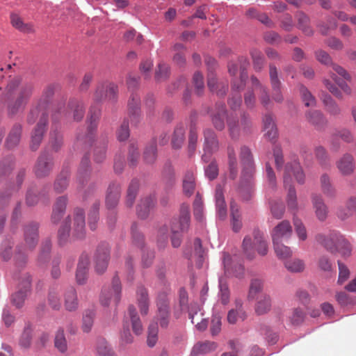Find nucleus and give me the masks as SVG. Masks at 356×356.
Returning <instances> with one entry per match:
<instances>
[{
  "mask_svg": "<svg viewBox=\"0 0 356 356\" xmlns=\"http://www.w3.org/2000/svg\"><path fill=\"white\" fill-rule=\"evenodd\" d=\"M34 91L31 82L22 83L21 76H15L9 81L0 100L8 104V112L10 115H15L24 108Z\"/></svg>",
  "mask_w": 356,
  "mask_h": 356,
  "instance_id": "nucleus-1",
  "label": "nucleus"
},
{
  "mask_svg": "<svg viewBox=\"0 0 356 356\" xmlns=\"http://www.w3.org/2000/svg\"><path fill=\"white\" fill-rule=\"evenodd\" d=\"M227 120L228 131L229 136L233 140H238L242 133L248 134L252 127V123L248 115L243 113L241 115V122H238L237 117L233 113L227 115L226 106L222 102L216 104L215 110L211 115V121L214 127L218 131H222L225 129V119Z\"/></svg>",
  "mask_w": 356,
  "mask_h": 356,
  "instance_id": "nucleus-2",
  "label": "nucleus"
},
{
  "mask_svg": "<svg viewBox=\"0 0 356 356\" xmlns=\"http://www.w3.org/2000/svg\"><path fill=\"white\" fill-rule=\"evenodd\" d=\"M293 178L296 179L299 184H304L305 182V175L300 163L294 160L287 163L284 168L283 175V184L286 189L288 190L286 202L289 211L293 213V216H297L298 211V204L296 191L293 185Z\"/></svg>",
  "mask_w": 356,
  "mask_h": 356,
  "instance_id": "nucleus-3",
  "label": "nucleus"
},
{
  "mask_svg": "<svg viewBox=\"0 0 356 356\" xmlns=\"http://www.w3.org/2000/svg\"><path fill=\"white\" fill-rule=\"evenodd\" d=\"M38 224L30 222L24 227V245L17 246L14 256L15 264L18 267H24L27 262L28 254L34 250L38 243Z\"/></svg>",
  "mask_w": 356,
  "mask_h": 356,
  "instance_id": "nucleus-4",
  "label": "nucleus"
},
{
  "mask_svg": "<svg viewBox=\"0 0 356 356\" xmlns=\"http://www.w3.org/2000/svg\"><path fill=\"white\" fill-rule=\"evenodd\" d=\"M242 172L239 186L240 193L247 191L250 193L252 186V179L255 172V166L253 161V155L250 149L245 146H241L239 154Z\"/></svg>",
  "mask_w": 356,
  "mask_h": 356,
  "instance_id": "nucleus-5",
  "label": "nucleus"
},
{
  "mask_svg": "<svg viewBox=\"0 0 356 356\" xmlns=\"http://www.w3.org/2000/svg\"><path fill=\"white\" fill-rule=\"evenodd\" d=\"M40 115V120L31 134L30 147L33 151L38 149L44 134L46 131V126L48 121V114L45 110H40L39 108L32 109L27 117L29 124H33Z\"/></svg>",
  "mask_w": 356,
  "mask_h": 356,
  "instance_id": "nucleus-6",
  "label": "nucleus"
},
{
  "mask_svg": "<svg viewBox=\"0 0 356 356\" xmlns=\"http://www.w3.org/2000/svg\"><path fill=\"white\" fill-rule=\"evenodd\" d=\"M190 225V211L188 206L182 205L179 218L172 220L171 224V242L174 248H178L181 243V232L187 231Z\"/></svg>",
  "mask_w": 356,
  "mask_h": 356,
  "instance_id": "nucleus-7",
  "label": "nucleus"
},
{
  "mask_svg": "<svg viewBox=\"0 0 356 356\" xmlns=\"http://www.w3.org/2000/svg\"><path fill=\"white\" fill-rule=\"evenodd\" d=\"M129 321L131 322L133 332L136 335L142 334L143 331V325L134 305L129 307L127 315L124 316L123 322V331L121 334V338L127 343H131L133 341V337L129 331Z\"/></svg>",
  "mask_w": 356,
  "mask_h": 356,
  "instance_id": "nucleus-8",
  "label": "nucleus"
},
{
  "mask_svg": "<svg viewBox=\"0 0 356 356\" xmlns=\"http://www.w3.org/2000/svg\"><path fill=\"white\" fill-rule=\"evenodd\" d=\"M253 241L250 236H245L243 241V249L246 257L252 259L254 255V249L256 248L257 252L264 256L268 252V243L264 238L263 233L259 231H254Z\"/></svg>",
  "mask_w": 356,
  "mask_h": 356,
  "instance_id": "nucleus-9",
  "label": "nucleus"
},
{
  "mask_svg": "<svg viewBox=\"0 0 356 356\" xmlns=\"http://www.w3.org/2000/svg\"><path fill=\"white\" fill-rule=\"evenodd\" d=\"M121 197V186L118 183H111L106 190L105 197V206L106 209L111 211V217L108 218V224L112 226L115 220L116 216L114 209L118 205Z\"/></svg>",
  "mask_w": 356,
  "mask_h": 356,
  "instance_id": "nucleus-10",
  "label": "nucleus"
},
{
  "mask_svg": "<svg viewBox=\"0 0 356 356\" xmlns=\"http://www.w3.org/2000/svg\"><path fill=\"white\" fill-rule=\"evenodd\" d=\"M121 283L118 276H114L112 280V286L111 289H104L100 296V302L107 307L113 301L117 305L121 298Z\"/></svg>",
  "mask_w": 356,
  "mask_h": 356,
  "instance_id": "nucleus-11",
  "label": "nucleus"
},
{
  "mask_svg": "<svg viewBox=\"0 0 356 356\" xmlns=\"http://www.w3.org/2000/svg\"><path fill=\"white\" fill-rule=\"evenodd\" d=\"M118 92V88L113 83L104 82L99 83L97 86L94 94V101L96 103L101 102L103 100L113 102L116 100Z\"/></svg>",
  "mask_w": 356,
  "mask_h": 356,
  "instance_id": "nucleus-12",
  "label": "nucleus"
},
{
  "mask_svg": "<svg viewBox=\"0 0 356 356\" xmlns=\"http://www.w3.org/2000/svg\"><path fill=\"white\" fill-rule=\"evenodd\" d=\"M109 259V245L106 242H102L97 246L94 256L95 271L99 274L104 273L108 267Z\"/></svg>",
  "mask_w": 356,
  "mask_h": 356,
  "instance_id": "nucleus-13",
  "label": "nucleus"
},
{
  "mask_svg": "<svg viewBox=\"0 0 356 356\" xmlns=\"http://www.w3.org/2000/svg\"><path fill=\"white\" fill-rule=\"evenodd\" d=\"M31 279L29 274L23 275L18 285V290L13 294L11 301L17 308L23 306L25 299L31 292Z\"/></svg>",
  "mask_w": 356,
  "mask_h": 356,
  "instance_id": "nucleus-14",
  "label": "nucleus"
},
{
  "mask_svg": "<svg viewBox=\"0 0 356 356\" xmlns=\"http://www.w3.org/2000/svg\"><path fill=\"white\" fill-rule=\"evenodd\" d=\"M343 235L337 231H332L328 234H318L315 236L316 241L323 245L327 250L332 254L338 251V246Z\"/></svg>",
  "mask_w": 356,
  "mask_h": 356,
  "instance_id": "nucleus-15",
  "label": "nucleus"
},
{
  "mask_svg": "<svg viewBox=\"0 0 356 356\" xmlns=\"http://www.w3.org/2000/svg\"><path fill=\"white\" fill-rule=\"evenodd\" d=\"M204 154L202 159L207 163L210 161L211 156L218 149L219 143L216 134L211 129H207L204 131Z\"/></svg>",
  "mask_w": 356,
  "mask_h": 356,
  "instance_id": "nucleus-16",
  "label": "nucleus"
},
{
  "mask_svg": "<svg viewBox=\"0 0 356 356\" xmlns=\"http://www.w3.org/2000/svg\"><path fill=\"white\" fill-rule=\"evenodd\" d=\"M156 305L158 307L157 319L159 325L161 327L166 328L170 321V312L165 293H161L158 296Z\"/></svg>",
  "mask_w": 356,
  "mask_h": 356,
  "instance_id": "nucleus-17",
  "label": "nucleus"
},
{
  "mask_svg": "<svg viewBox=\"0 0 356 356\" xmlns=\"http://www.w3.org/2000/svg\"><path fill=\"white\" fill-rule=\"evenodd\" d=\"M54 167L53 158L47 152L42 153L35 163L34 172L38 177L48 176Z\"/></svg>",
  "mask_w": 356,
  "mask_h": 356,
  "instance_id": "nucleus-18",
  "label": "nucleus"
},
{
  "mask_svg": "<svg viewBox=\"0 0 356 356\" xmlns=\"http://www.w3.org/2000/svg\"><path fill=\"white\" fill-rule=\"evenodd\" d=\"M100 115V110L99 108L91 106L89 115L88 122L90 123L88 128V134L86 136H77V140L79 141H84L90 143L94 138V132L97 127V121Z\"/></svg>",
  "mask_w": 356,
  "mask_h": 356,
  "instance_id": "nucleus-19",
  "label": "nucleus"
},
{
  "mask_svg": "<svg viewBox=\"0 0 356 356\" xmlns=\"http://www.w3.org/2000/svg\"><path fill=\"white\" fill-rule=\"evenodd\" d=\"M293 233V229L289 220H284L279 222L273 229L271 236L273 242L289 240Z\"/></svg>",
  "mask_w": 356,
  "mask_h": 356,
  "instance_id": "nucleus-20",
  "label": "nucleus"
},
{
  "mask_svg": "<svg viewBox=\"0 0 356 356\" xmlns=\"http://www.w3.org/2000/svg\"><path fill=\"white\" fill-rule=\"evenodd\" d=\"M269 77L273 90V99L277 103H281L284 99L281 92L282 83L278 77L277 68L273 64L269 65Z\"/></svg>",
  "mask_w": 356,
  "mask_h": 356,
  "instance_id": "nucleus-21",
  "label": "nucleus"
},
{
  "mask_svg": "<svg viewBox=\"0 0 356 356\" xmlns=\"http://www.w3.org/2000/svg\"><path fill=\"white\" fill-rule=\"evenodd\" d=\"M85 213L81 209L74 210V227L72 236L76 239H82L86 234Z\"/></svg>",
  "mask_w": 356,
  "mask_h": 356,
  "instance_id": "nucleus-22",
  "label": "nucleus"
},
{
  "mask_svg": "<svg viewBox=\"0 0 356 356\" xmlns=\"http://www.w3.org/2000/svg\"><path fill=\"white\" fill-rule=\"evenodd\" d=\"M250 79L253 89L257 93L261 104L268 108L271 104V101L267 87L263 85L255 76H252Z\"/></svg>",
  "mask_w": 356,
  "mask_h": 356,
  "instance_id": "nucleus-23",
  "label": "nucleus"
},
{
  "mask_svg": "<svg viewBox=\"0 0 356 356\" xmlns=\"http://www.w3.org/2000/svg\"><path fill=\"white\" fill-rule=\"evenodd\" d=\"M336 165L340 173L343 176H348L353 173L355 163L352 154H344L337 162Z\"/></svg>",
  "mask_w": 356,
  "mask_h": 356,
  "instance_id": "nucleus-24",
  "label": "nucleus"
},
{
  "mask_svg": "<svg viewBox=\"0 0 356 356\" xmlns=\"http://www.w3.org/2000/svg\"><path fill=\"white\" fill-rule=\"evenodd\" d=\"M156 201L154 194H150L142 198L136 209L138 216L142 219H145L149 216L150 210L154 207Z\"/></svg>",
  "mask_w": 356,
  "mask_h": 356,
  "instance_id": "nucleus-25",
  "label": "nucleus"
},
{
  "mask_svg": "<svg viewBox=\"0 0 356 356\" xmlns=\"http://www.w3.org/2000/svg\"><path fill=\"white\" fill-rule=\"evenodd\" d=\"M140 98L132 95L128 102L129 119L133 125H136L140 120Z\"/></svg>",
  "mask_w": 356,
  "mask_h": 356,
  "instance_id": "nucleus-26",
  "label": "nucleus"
},
{
  "mask_svg": "<svg viewBox=\"0 0 356 356\" xmlns=\"http://www.w3.org/2000/svg\"><path fill=\"white\" fill-rule=\"evenodd\" d=\"M311 199L317 218L321 221L325 220L328 213V209L322 196L319 194L313 193L311 196Z\"/></svg>",
  "mask_w": 356,
  "mask_h": 356,
  "instance_id": "nucleus-27",
  "label": "nucleus"
},
{
  "mask_svg": "<svg viewBox=\"0 0 356 356\" xmlns=\"http://www.w3.org/2000/svg\"><path fill=\"white\" fill-rule=\"evenodd\" d=\"M89 257L87 254H82L79 259L76 272V280L79 284H83L87 280Z\"/></svg>",
  "mask_w": 356,
  "mask_h": 356,
  "instance_id": "nucleus-28",
  "label": "nucleus"
},
{
  "mask_svg": "<svg viewBox=\"0 0 356 356\" xmlns=\"http://www.w3.org/2000/svg\"><path fill=\"white\" fill-rule=\"evenodd\" d=\"M207 86L212 92H215L219 97L225 96L228 90L227 83L218 81L215 74H212L207 75Z\"/></svg>",
  "mask_w": 356,
  "mask_h": 356,
  "instance_id": "nucleus-29",
  "label": "nucleus"
},
{
  "mask_svg": "<svg viewBox=\"0 0 356 356\" xmlns=\"http://www.w3.org/2000/svg\"><path fill=\"white\" fill-rule=\"evenodd\" d=\"M263 126L265 137L270 141L274 140L277 136V130L271 114H266L263 118Z\"/></svg>",
  "mask_w": 356,
  "mask_h": 356,
  "instance_id": "nucleus-30",
  "label": "nucleus"
},
{
  "mask_svg": "<svg viewBox=\"0 0 356 356\" xmlns=\"http://www.w3.org/2000/svg\"><path fill=\"white\" fill-rule=\"evenodd\" d=\"M195 177L194 171L192 169L187 170L183 176L182 187L183 192L185 195L190 197L191 196L195 189Z\"/></svg>",
  "mask_w": 356,
  "mask_h": 356,
  "instance_id": "nucleus-31",
  "label": "nucleus"
},
{
  "mask_svg": "<svg viewBox=\"0 0 356 356\" xmlns=\"http://www.w3.org/2000/svg\"><path fill=\"white\" fill-rule=\"evenodd\" d=\"M297 28L305 35L311 36L314 34V30L310 25V18L302 11H298L296 14Z\"/></svg>",
  "mask_w": 356,
  "mask_h": 356,
  "instance_id": "nucleus-32",
  "label": "nucleus"
},
{
  "mask_svg": "<svg viewBox=\"0 0 356 356\" xmlns=\"http://www.w3.org/2000/svg\"><path fill=\"white\" fill-rule=\"evenodd\" d=\"M90 173V159L85 155L81 161L77 173V181L80 187H83L84 183L88 181Z\"/></svg>",
  "mask_w": 356,
  "mask_h": 356,
  "instance_id": "nucleus-33",
  "label": "nucleus"
},
{
  "mask_svg": "<svg viewBox=\"0 0 356 356\" xmlns=\"http://www.w3.org/2000/svg\"><path fill=\"white\" fill-rule=\"evenodd\" d=\"M307 120L317 130H322L327 124V120L319 111H309L306 113Z\"/></svg>",
  "mask_w": 356,
  "mask_h": 356,
  "instance_id": "nucleus-34",
  "label": "nucleus"
},
{
  "mask_svg": "<svg viewBox=\"0 0 356 356\" xmlns=\"http://www.w3.org/2000/svg\"><path fill=\"white\" fill-rule=\"evenodd\" d=\"M137 302L140 314L145 316L148 314L149 300L148 293L145 288L139 286L137 289Z\"/></svg>",
  "mask_w": 356,
  "mask_h": 356,
  "instance_id": "nucleus-35",
  "label": "nucleus"
},
{
  "mask_svg": "<svg viewBox=\"0 0 356 356\" xmlns=\"http://www.w3.org/2000/svg\"><path fill=\"white\" fill-rule=\"evenodd\" d=\"M215 198L217 213L219 218L223 220L227 216V205L223 195L222 188L220 185H218L216 188Z\"/></svg>",
  "mask_w": 356,
  "mask_h": 356,
  "instance_id": "nucleus-36",
  "label": "nucleus"
},
{
  "mask_svg": "<svg viewBox=\"0 0 356 356\" xmlns=\"http://www.w3.org/2000/svg\"><path fill=\"white\" fill-rule=\"evenodd\" d=\"M22 127L19 124H15L12 127L6 140V146L8 149L15 147L19 143Z\"/></svg>",
  "mask_w": 356,
  "mask_h": 356,
  "instance_id": "nucleus-37",
  "label": "nucleus"
},
{
  "mask_svg": "<svg viewBox=\"0 0 356 356\" xmlns=\"http://www.w3.org/2000/svg\"><path fill=\"white\" fill-rule=\"evenodd\" d=\"M64 305L66 310L73 312L77 309L79 301L76 290L70 287L64 293Z\"/></svg>",
  "mask_w": 356,
  "mask_h": 356,
  "instance_id": "nucleus-38",
  "label": "nucleus"
},
{
  "mask_svg": "<svg viewBox=\"0 0 356 356\" xmlns=\"http://www.w3.org/2000/svg\"><path fill=\"white\" fill-rule=\"evenodd\" d=\"M67 108L73 113V119L74 121H80L84 115L85 108L81 100L72 98L68 103Z\"/></svg>",
  "mask_w": 356,
  "mask_h": 356,
  "instance_id": "nucleus-39",
  "label": "nucleus"
},
{
  "mask_svg": "<svg viewBox=\"0 0 356 356\" xmlns=\"http://www.w3.org/2000/svg\"><path fill=\"white\" fill-rule=\"evenodd\" d=\"M227 157L229 170V177L232 179H236L238 175V163L234 147L232 145H229L227 146Z\"/></svg>",
  "mask_w": 356,
  "mask_h": 356,
  "instance_id": "nucleus-40",
  "label": "nucleus"
},
{
  "mask_svg": "<svg viewBox=\"0 0 356 356\" xmlns=\"http://www.w3.org/2000/svg\"><path fill=\"white\" fill-rule=\"evenodd\" d=\"M230 213L232 229L234 232H238L242 227L241 215L238 206L234 202L230 204Z\"/></svg>",
  "mask_w": 356,
  "mask_h": 356,
  "instance_id": "nucleus-41",
  "label": "nucleus"
},
{
  "mask_svg": "<svg viewBox=\"0 0 356 356\" xmlns=\"http://www.w3.org/2000/svg\"><path fill=\"white\" fill-rule=\"evenodd\" d=\"M139 189V181L137 179L131 180L127 188L125 197V205L128 208L133 207Z\"/></svg>",
  "mask_w": 356,
  "mask_h": 356,
  "instance_id": "nucleus-42",
  "label": "nucleus"
},
{
  "mask_svg": "<svg viewBox=\"0 0 356 356\" xmlns=\"http://www.w3.org/2000/svg\"><path fill=\"white\" fill-rule=\"evenodd\" d=\"M186 127L182 124H178L174 130L172 137V145L175 149H179L185 140Z\"/></svg>",
  "mask_w": 356,
  "mask_h": 356,
  "instance_id": "nucleus-43",
  "label": "nucleus"
},
{
  "mask_svg": "<svg viewBox=\"0 0 356 356\" xmlns=\"http://www.w3.org/2000/svg\"><path fill=\"white\" fill-rule=\"evenodd\" d=\"M257 302L255 306V312L259 315H262L270 311L271 307V299L266 293L261 294L257 297Z\"/></svg>",
  "mask_w": 356,
  "mask_h": 356,
  "instance_id": "nucleus-44",
  "label": "nucleus"
},
{
  "mask_svg": "<svg viewBox=\"0 0 356 356\" xmlns=\"http://www.w3.org/2000/svg\"><path fill=\"white\" fill-rule=\"evenodd\" d=\"M217 345L215 342L206 341L196 343L191 351V356H197L199 354H207L215 350Z\"/></svg>",
  "mask_w": 356,
  "mask_h": 356,
  "instance_id": "nucleus-45",
  "label": "nucleus"
},
{
  "mask_svg": "<svg viewBox=\"0 0 356 356\" xmlns=\"http://www.w3.org/2000/svg\"><path fill=\"white\" fill-rule=\"evenodd\" d=\"M10 23L13 27L23 33H31L33 31L32 24L24 23L19 15L10 14Z\"/></svg>",
  "mask_w": 356,
  "mask_h": 356,
  "instance_id": "nucleus-46",
  "label": "nucleus"
},
{
  "mask_svg": "<svg viewBox=\"0 0 356 356\" xmlns=\"http://www.w3.org/2000/svg\"><path fill=\"white\" fill-rule=\"evenodd\" d=\"M11 195L10 191H5L0 194V232L3 227L6 221V213L4 209L8 205Z\"/></svg>",
  "mask_w": 356,
  "mask_h": 356,
  "instance_id": "nucleus-47",
  "label": "nucleus"
},
{
  "mask_svg": "<svg viewBox=\"0 0 356 356\" xmlns=\"http://www.w3.org/2000/svg\"><path fill=\"white\" fill-rule=\"evenodd\" d=\"M100 203L99 201L95 202L91 207L88 213V225L91 230H95L99 220V211Z\"/></svg>",
  "mask_w": 356,
  "mask_h": 356,
  "instance_id": "nucleus-48",
  "label": "nucleus"
},
{
  "mask_svg": "<svg viewBox=\"0 0 356 356\" xmlns=\"http://www.w3.org/2000/svg\"><path fill=\"white\" fill-rule=\"evenodd\" d=\"M321 186L323 193L329 197H333L336 195V190L332 186L330 179L327 174H323L321 177Z\"/></svg>",
  "mask_w": 356,
  "mask_h": 356,
  "instance_id": "nucleus-49",
  "label": "nucleus"
},
{
  "mask_svg": "<svg viewBox=\"0 0 356 356\" xmlns=\"http://www.w3.org/2000/svg\"><path fill=\"white\" fill-rule=\"evenodd\" d=\"M250 54L252 60L254 70L256 72H261L265 63L261 51L257 49H252L250 50Z\"/></svg>",
  "mask_w": 356,
  "mask_h": 356,
  "instance_id": "nucleus-50",
  "label": "nucleus"
},
{
  "mask_svg": "<svg viewBox=\"0 0 356 356\" xmlns=\"http://www.w3.org/2000/svg\"><path fill=\"white\" fill-rule=\"evenodd\" d=\"M293 222L298 239L301 241H306L307 238V232L302 221L298 218V216H295L293 217Z\"/></svg>",
  "mask_w": 356,
  "mask_h": 356,
  "instance_id": "nucleus-51",
  "label": "nucleus"
},
{
  "mask_svg": "<svg viewBox=\"0 0 356 356\" xmlns=\"http://www.w3.org/2000/svg\"><path fill=\"white\" fill-rule=\"evenodd\" d=\"M314 153L316 158L323 168H326L330 166V157L325 147L322 146L316 147Z\"/></svg>",
  "mask_w": 356,
  "mask_h": 356,
  "instance_id": "nucleus-52",
  "label": "nucleus"
},
{
  "mask_svg": "<svg viewBox=\"0 0 356 356\" xmlns=\"http://www.w3.org/2000/svg\"><path fill=\"white\" fill-rule=\"evenodd\" d=\"M276 255L280 259H286L292 255L291 248L283 244V241L273 242Z\"/></svg>",
  "mask_w": 356,
  "mask_h": 356,
  "instance_id": "nucleus-53",
  "label": "nucleus"
},
{
  "mask_svg": "<svg viewBox=\"0 0 356 356\" xmlns=\"http://www.w3.org/2000/svg\"><path fill=\"white\" fill-rule=\"evenodd\" d=\"M284 266L291 273H300L304 270L305 264L303 260L294 259L286 261Z\"/></svg>",
  "mask_w": 356,
  "mask_h": 356,
  "instance_id": "nucleus-54",
  "label": "nucleus"
},
{
  "mask_svg": "<svg viewBox=\"0 0 356 356\" xmlns=\"http://www.w3.org/2000/svg\"><path fill=\"white\" fill-rule=\"evenodd\" d=\"M68 173L67 172H63L58 176L54 182V191L60 193H63L68 186Z\"/></svg>",
  "mask_w": 356,
  "mask_h": 356,
  "instance_id": "nucleus-55",
  "label": "nucleus"
},
{
  "mask_svg": "<svg viewBox=\"0 0 356 356\" xmlns=\"http://www.w3.org/2000/svg\"><path fill=\"white\" fill-rule=\"evenodd\" d=\"M95 317V313L93 310H87L83 316L82 320V330L84 332L88 333L90 332Z\"/></svg>",
  "mask_w": 356,
  "mask_h": 356,
  "instance_id": "nucleus-56",
  "label": "nucleus"
},
{
  "mask_svg": "<svg viewBox=\"0 0 356 356\" xmlns=\"http://www.w3.org/2000/svg\"><path fill=\"white\" fill-rule=\"evenodd\" d=\"M323 102L325 106L326 111L331 115H337L341 112V109L337 104L332 99L330 95H325L322 97Z\"/></svg>",
  "mask_w": 356,
  "mask_h": 356,
  "instance_id": "nucleus-57",
  "label": "nucleus"
},
{
  "mask_svg": "<svg viewBox=\"0 0 356 356\" xmlns=\"http://www.w3.org/2000/svg\"><path fill=\"white\" fill-rule=\"evenodd\" d=\"M173 50L175 54L173 56V61L179 66H183L186 63V58L184 56V51L186 50L185 47L180 43H177L173 47Z\"/></svg>",
  "mask_w": 356,
  "mask_h": 356,
  "instance_id": "nucleus-58",
  "label": "nucleus"
},
{
  "mask_svg": "<svg viewBox=\"0 0 356 356\" xmlns=\"http://www.w3.org/2000/svg\"><path fill=\"white\" fill-rule=\"evenodd\" d=\"M55 347L61 353H65L67 349V340L65 337L64 331L59 329L55 336Z\"/></svg>",
  "mask_w": 356,
  "mask_h": 356,
  "instance_id": "nucleus-59",
  "label": "nucleus"
},
{
  "mask_svg": "<svg viewBox=\"0 0 356 356\" xmlns=\"http://www.w3.org/2000/svg\"><path fill=\"white\" fill-rule=\"evenodd\" d=\"M94 160L97 163H101L106 159V144L105 142L95 143L93 149Z\"/></svg>",
  "mask_w": 356,
  "mask_h": 356,
  "instance_id": "nucleus-60",
  "label": "nucleus"
},
{
  "mask_svg": "<svg viewBox=\"0 0 356 356\" xmlns=\"http://www.w3.org/2000/svg\"><path fill=\"white\" fill-rule=\"evenodd\" d=\"M51 248V243L49 240L47 239L42 242L41 250L38 258V261L40 265H42L47 261Z\"/></svg>",
  "mask_w": 356,
  "mask_h": 356,
  "instance_id": "nucleus-61",
  "label": "nucleus"
},
{
  "mask_svg": "<svg viewBox=\"0 0 356 356\" xmlns=\"http://www.w3.org/2000/svg\"><path fill=\"white\" fill-rule=\"evenodd\" d=\"M247 78V72H240L239 78H235L232 81V91L240 93L245 86Z\"/></svg>",
  "mask_w": 356,
  "mask_h": 356,
  "instance_id": "nucleus-62",
  "label": "nucleus"
},
{
  "mask_svg": "<svg viewBox=\"0 0 356 356\" xmlns=\"http://www.w3.org/2000/svg\"><path fill=\"white\" fill-rule=\"evenodd\" d=\"M263 289V282L259 279H254L251 281L249 293H248V299L254 300L257 297V295L262 291Z\"/></svg>",
  "mask_w": 356,
  "mask_h": 356,
  "instance_id": "nucleus-63",
  "label": "nucleus"
},
{
  "mask_svg": "<svg viewBox=\"0 0 356 356\" xmlns=\"http://www.w3.org/2000/svg\"><path fill=\"white\" fill-rule=\"evenodd\" d=\"M299 90L302 99L306 106H314L316 105V99L314 97L307 88L301 85L300 86Z\"/></svg>",
  "mask_w": 356,
  "mask_h": 356,
  "instance_id": "nucleus-64",
  "label": "nucleus"
}]
</instances>
